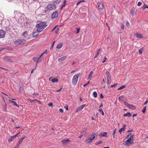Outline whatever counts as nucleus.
<instances>
[{
    "label": "nucleus",
    "mask_w": 148,
    "mask_h": 148,
    "mask_svg": "<svg viewBox=\"0 0 148 148\" xmlns=\"http://www.w3.org/2000/svg\"><path fill=\"white\" fill-rule=\"evenodd\" d=\"M134 135L132 133L128 134L127 136V139L124 141L123 144L126 147L133 144L134 143Z\"/></svg>",
    "instance_id": "obj_1"
},
{
    "label": "nucleus",
    "mask_w": 148,
    "mask_h": 148,
    "mask_svg": "<svg viewBox=\"0 0 148 148\" xmlns=\"http://www.w3.org/2000/svg\"><path fill=\"white\" fill-rule=\"evenodd\" d=\"M47 26L46 22H41L36 25V27L37 28V31L38 32H40L42 31L44 28Z\"/></svg>",
    "instance_id": "obj_2"
},
{
    "label": "nucleus",
    "mask_w": 148,
    "mask_h": 148,
    "mask_svg": "<svg viewBox=\"0 0 148 148\" xmlns=\"http://www.w3.org/2000/svg\"><path fill=\"white\" fill-rule=\"evenodd\" d=\"M96 135H97V134L94 133H92L90 135L91 136L85 140V143L87 144H89L91 143L92 140L95 138Z\"/></svg>",
    "instance_id": "obj_3"
},
{
    "label": "nucleus",
    "mask_w": 148,
    "mask_h": 148,
    "mask_svg": "<svg viewBox=\"0 0 148 148\" xmlns=\"http://www.w3.org/2000/svg\"><path fill=\"white\" fill-rule=\"evenodd\" d=\"M46 8L48 10L52 11L56 10V6L55 3H50L47 5Z\"/></svg>",
    "instance_id": "obj_4"
},
{
    "label": "nucleus",
    "mask_w": 148,
    "mask_h": 148,
    "mask_svg": "<svg viewBox=\"0 0 148 148\" xmlns=\"http://www.w3.org/2000/svg\"><path fill=\"white\" fill-rule=\"evenodd\" d=\"M80 75V73H78L75 75L73 76L72 81V83L73 85H74L76 84L78 80V77Z\"/></svg>",
    "instance_id": "obj_5"
},
{
    "label": "nucleus",
    "mask_w": 148,
    "mask_h": 148,
    "mask_svg": "<svg viewBox=\"0 0 148 148\" xmlns=\"http://www.w3.org/2000/svg\"><path fill=\"white\" fill-rule=\"evenodd\" d=\"M26 40L24 39H21L16 40L14 42V45H22L25 43Z\"/></svg>",
    "instance_id": "obj_6"
},
{
    "label": "nucleus",
    "mask_w": 148,
    "mask_h": 148,
    "mask_svg": "<svg viewBox=\"0 0 148 148\" xmlns=\"http://www.w3.org/2000/svg\"><path fill=\"white\" fill-rule=\"evenodd\" d=\"M6 32L0 29V38H4L5 36Z\"/></svg>",
    "instance_id": "obj_7"
},
{
    "label": "nucleus",
    "mask_w": 148,
    "mask_h": 148,
    "mask_svg": "<svg viewBox=\"0 0 148 148\" xmlns=\"http://www.w3.org/2000/svg\"><path fill=\"white\" fill-rule=\"evenodd\" d=\"M20 133V132H19L18 134H16L13 136H11L8 139V141L9 142H10L11 141H13L14 139H15V138H16L18 135L19 133Z\"/></svg>",
    "instance_id": "obj_8"
},
{
    "label": "nucleus",
    "mask_w": 148,
    "mask_h": 148,
    "mask_svg": "<svg viewBox=\"0 0 148 148\" xmlns=\"http://www.w3.org/2000/svg\"><path fill=\"white\" fill-rule=\"evenodd\" d=\"M58 16V11H55L52 14L51 18L53 19L57 18Z\"/></svg>",
    "instance_id": "obj_9"
},
{
    "label": "nucleus",
    "mask_w": 148,
    "mask_h": 148,
    "mask_svg": "<svg viewBox=\"0 0 148 148\" xmlns=\"http://www.w3.org/2000/svg\"><path fill=\"white\" fill-rule=\"evenodd\" d=\"M98 7L100 10H102L103 8V5L102 3L101 2H99L97 3Z\"/></svg>",
    "instance_id": "obj_10"
},
{
    "label": "nucleus",
    "mask_w": 148,
    "mask_h": 148,
    "mask_svg": "<svg viewBox=\"0 0 148 148\" xmlns=\"http://www.w3.org/2000/svg\"><path fill=\"white\" fill-rule=\"evenodd\" d=\"M134 36L137 38H143V36L141 34L138 33H136L134 34Z\"/></svg>",
    "instance_id": "obj_11"
},
{
    "label": "nucleus",
    "mask_w": 148,
    "mask_h": 148,
    "mask_svg": "<svg viewBox=\"0 0 148 148\" xmlns=\"http://www.w3.org/2000/svg\"><path fill=\"white\" fill-rule=\"evenodd\" d=\"M70 141L69 139H66L62 140L61 143L63 145H65Z\"/></svg>",
    "instance_id": "obj_12"
},
{
    "label": "nucleus",
    "mask_w": 148,
    "mask_h": 148,
    "mask_svg": "<svg viewBox=\"0 0 148 148\" xmlns=\"http://www.w3.org/2000/svg\"><path fill=\"white\" fill-rule=\"evenodd\" d=\"M93 73V72L92 71H90V73H89L88 75V77L87 79H89L90 80L92 78V74Z\"/></svg>",
    "instance_id": "obj_13"
},
{
    "label": "nucleus",
    "mask_w": 148,
    "mask_h": 148,
    "mask_svg": "<svg viewBox=\"0 0 148 148\" xmlns=\"http://www.w3.org/2000/svg\"><path fill=\"white\" fill-rule=\"evenodd\" d=\"M66 58L67 57L66 56H64L58 59V61L59 62L65 60L66 59Z\"/></svg>",
    "instance_id": "obj_14"
},
{
    "label": "nucleus",
    "mask_w": 148,
    "mask_h": 148,
    "mask_svg": "<svg viewBox=\"0 0 148 148\" xmlns=\"http://www.w3.org/2000/svg\"><path fill=\"white\" fill-rule=\"evenodd\" d=\"M62 46V43H60L58 44L57 47H56V49H61Z\"/></svg>",
    "instance_id": "obj_15"
},
{
    "label": "nucleus",
    "mask_w": 148,
    "mask_h": 148,
    "mask_svg": "<svg viewBox=\"0 0 148 148\" xmlns=\"http://www.w3.org/2000/svg\"><path fill=\"white\" fill-rule=\"evenodd\" d=\"M128 108L130 109L134 110L136 108V107L134 106L132 104H129Z\"/></svg>",
    "instance_id": "obj_16"
},
{
    "label": "nucleus",
    "mask_w": 148,
    "mask_h": 148,
    "mask_svg": "<svg viewBox=\"0 0 148 148\" xmlns=\"http://www.w3.org/2000/svg\"><path fill=\"white\" fill-rule=\"evenodd\" d=\"M107 132H103L99 134V136L100 137H101L102 136H105V137H107Z\"/></svg>",
    "instance_id": "obj_17"
},
{
    "label": "nucleus",
    "mask_w": 148,
    "mask_h": 148,
    "mask_svg": "<svg viewBox=\"0 0 148 148\" xmlns=\"http://www.w3.org/2000/svg\"><path fill=\"white\" fill-rule=\"evenodd\" d=\"M58 81V79L56 77L51 79V81L53 83L57 82Z\"/></svg>",
    "instance_id": "obj_18"
},
{
    "label": "nucleus",
    "mask_w": 148,
    "mask_h": 148,
    "mask_svg": "<svg viewBox=\"0 0 148 148\" xmlns=\"http://www.w3.org/2000/svg\"><path fill=\"white\" fill-rule=\"evenodd\" d=\"M9 101L13 104L14 106H16L18 107H19L17 105L16 102L15 101H12L10 100H9Z\"/></svg>",
    "instance_id": "obj_19"
},
{
    "label": "nucleus",
    "mask_w": 148,
    "mask_h": 148,
    "mask_svg": "<svg viewBox=\"0 0 148 148\" xmlns=\"http://www.w3.org/2000/svg\"><path fill=\"white\" fill-rule=\"evenodd\" d=\"M111 80V76L107 77V84H110Z\"/></svg>",
    "instance_id": "obj_20"
},
{
    "label": "nucleus",
    "mask_w": 148,
    "mask_h": 148,
    "mask_svg": "<svg viewBox=\"0 0 148 148\" xmlns=\"http://www.w3.org/2000/svg\"><path fill=\"white\" fill-rule=\"evenodd\" d=\"M25 136L24 137H23V138H20L19 140V141L18 142V145H20L21 143H22V141H23V140L25 139Z\"/></svg>",
    "instance_id": "obj_21"
},
{
    "label": "nucleus",
    "mask_w": 148,
    "mask_h": 148,
    "mask_svg": "<svg viewBox=\"0 0 148 148\" xmlns=\"http://www.w3.org/2000/svg\"><path fill=\"white\" fill-rule=\"evenodd\" d=\"M33 60L34 61H36L37 64L38 62L39 59V58L38 59V58L37 57H34L33 58Z\"/></svg>",
    "instance_id": "obj_22"
},
{
    "label": "nucleus",
    "mask_w": 148,
    "mask_h": 148,
    "mask_svg": "<svg viewBox=\"0 0 148 148\" xmlns=\"http://www.w3.org/2000/svg\"><path fill=\"white\" fill-rule=\"evenodd\" d=\"M125 125H124L123 127H122L119 130V132H121L122 131H124L125 130Z\"/></svg>",
    "instance_id": "obj_23"
},
{
    "label": "nucleus",
    "mask_w": 148,
    "mask_h": 148,
    "mask_svg": "<svg viewBox=\"0 0 148 148\" xmlns=\"http://www.w3.org/2000/svg\"><path fill=\"white\" fill-rule=\"evenodd\" d=\"M135 12V10L134 9H132L131 10L130 14H131L132 16H133L134 14V13Z\"/></svg>",
    "instance_id": "obj_24"
},
{
    "label": "nucleus",
    "mask_w": 148,
    "mask_h": 148,
    "mask_svg": "<svg viewBox=\"0 0 148 148\" xmlns=\"http://www.w3.org/2000/svg\"><path fill=\"white\" fill-rule=\"evenodd\" d=\"M38 33L37 32H35L33 34V36L34 37H36L38 35Z\"/></svg>",
    "instance_id": "obj_25"
},
{
    "label": "nucleus",
    "mask_w": 148,
    "mask_h": 148,
    "mask_svg": "<svg viewBox=\"0 0 148 148\" xmlns=\"http://www.w3.org/2000/svg\"><path fill=\"white\" fill-rule=\"evenodd\" d=\"M123 116H125L130 117L131 116V114L130 113L127 112V113H126V114H124L123 115Z\"/></svg>",
    "instance_id": "obj_26"
},
{
    "label": "nucleus",
    "mask_w": 148,
    "mask_h": 148,
    "mask_svg": "<svg viewBox=\"0 0 148 148\" xmlns=\"http://www.w3.org/2000/svg\"><path fill=\"white\" fill-rule=\"evenodd\" d=\"M124 96L123 95H122L120 97H119V100L121 101H122L123 100V99L124 98Z\"/></svg>",
    "instance_id": "obj_27"
},
{
    "label": "nucleus",
    "mask_w": 148,
    "mask_h": 148,
    "mask_svg": "<svg viewBox=\"0 0 148 148\" xmlns=\"http://www.w3.org/2000/svg\"><path fill=\"white\" fill-rule=\"evenodd\" d=\"M3 99H4V98L3 97ZM4 101L5 103V104H4V108H5V110H4V111L5 112L6 110V108H7V104L6 103L4 100Z\"/></svg>",
    "instance_id": "obj_28"
},
{
    "label": "nucleus",
    "mask_w": 148,
    "mask_h": 148,
    "mask_svg": "<svg viewBox=\"0 0 148 148\" xmlns=\"http://www.w3.org/2000/svg\"><path fill=\"white\" fill-rule=\"evenodd\" d=\"M126 87L125 86V85H122V86L119 87V88L118 89V90H121V89H123L125 88Z\"/></svg>",
    "instance_id": "obj_29"
},
{
    "label": "nucleus",
    "mask_w": 148,
    "mask_h": 148,
    "mask_svg": "<svg viewBox=\"0 0 148 148\" xmlns=\"http://www.w3.org/2000/svg\"><path fill=\"white\" fill-rule=\"evenodd\" d=\"M103 141H102V140H100V141H99L98 142H96V143H95V145H99V144H102L103 143Z\"/></svg>",
    "instance_id": "obj_30"
},
{
    "label": "nucleus",
    "mask_w": 148,
    "mask_h": 148,
    "mask_svg": "<svg viewBox=\"0 0 148 148\" xmlns=\"http://www.w3.org/2000/svg\"><path fill=\"white\" fill-rule=\"evenodd\" d=\"M86 130L87 129L85 128L83 129L81 132L82 134H84V133L86 132Z\"/></svg>",
    "instance_id": "obj_31"
},
{
    "label": "nucleus",
    "mask_w": 148,
    "mask_h": 148,
    "mask_svg": "<svg viewBox=\"0 0 148 148\" xmlns=\"http://www.w3.org/2000/svg\"><path fill=\"white\" fill-rule=\"evenodd\" d=\"M106 74L107 77H110V76H110V74L107 71H106Z\"/></svg>",
    "instance_id": "obj_32"
},
{
    "label": "nucleus",
    "mask_w": 148,
    "mask_h": 148,
    "mask_svg": "<svg viewBox=\"0 0 148 148\" xmlns=\"http://www.w3.org/2000/svg\"><path fill=\"white\" fill-rule=\"evenodd\" d=\"M99 112H101V114L102 115H104V112H103V110H102V108H100V109H99Z\"/></svg>",
    "instance_id": "obj_33"
},
{
    "label": "nucleus",
    "mask_w": 148,
    "mask_h": 148,
    "mask_svg": "<svg viewBox=\"0 0 148 148\" xmlns=\"http://www.w3.org/2000/svg\"><path fill=\"white\" fill-rule=\"evenodd\" d=\"M93 95L94 97L95 98L97 97V93L96 92H94L93 93Z\"/></svg>",
    "instance_id": "obj_34"
},
{
    "label": "nucleus",
    "mask_w": 148,
    "mask_h": 148,
    "mask_svg": "<svg viewBox=\"0 0 148 148\" xmlns=\"http://www.w3.org/2000/svg\"><path fill=\"white\" fill-rule=\"evenodd\" d=\"M82 110V109H81V108H80V107H79L77 108L75 112H79V111H80Z\"/></svg>",
    "instance_id": "obj_35"
},
{
    "label": "nucleus",
    "mask_w": 148,
    "mask_h": 148,
    "mask_svg": "<svg viewBox=\"0 0 148 148\" xmlns=\"http://www.w3.org/2000/svg\"><path fill=\"white\" fill-rule=\"evenodd\" d=\"M116 129H115L113 131V132L112 133V135H113V138H114L115 137V134L116 133Z\"/></svg>",
    "instance_id": "obj_36"
},
{
    "label": "nucleus",
    "mask_w": 148,
    "mask_h": 148,
    "mask_svg": "<svg viewBox=\"0 0 148 148\" xmlns=\"http://www.w3.org/2000/svg\"><path fill=\"white\" fill-rule=\"evenodd\" d=\"M65 1H66L64 0V3L62 5L61 7V8H60V10H61L62 9L63 7H64L65 6Z\"/></svg>",
    "instance_id": "obj_37"
},
{
    "label": "nucleus",
    "mask_w": 148,
    "mask_h": 148,
    "mask_svg": "<svg viewBox=\"0 0 148 148\" xmlns=\"http://www.w3.org/2000/svg\"><path fill=\"white\" fill-rule=\"evenodd\" d=\"M101 50L100 49H99L96 52V54L98 56L100 52L101 51Z\"/></svg>",
    "instance_id": "obj_38"
},
{
    "label": "nucleus",
    "mask_w": 148,
    "mask_h": 148,
    "mask_svg": "<svg viewBox=\"0 0 148 148\" xmlns=\"http://www.w3.org/2000/svg\"><path fill=\"white\" fill-rule=\"evenodd\" d=\"M146 8H148V6H147V5L145 4V5L143 6L142 9L143 10H144Z\"/></svg>",
    "instance_id": "obj_39"
},
{
    "label": "nucleus",
    "mask_w": 148,
    "mask_h": 148,
    "mask_svg": "<svg viewBox=\"0 0 148 148\" xmlns=\"http://www.w3.org/2000/svg\"><path fill=\"white\" fill-rule=\"evenodd\" d=\"M124 104L128 108V106L129 105V104L127 102H125V101H124L123 102Z\"/></svg>",
    "instance_id": "obj_40"
},
{
    "label": "nucleus",
    "mask_w": 148,
    "mask_h": 148,
    "mask_svg": "<svg viewBox=\"0 0 148 148\" xmlns=\"http://www.w3.org/2000/svg\"><path fill=\"white\" fill-rule=\"evenodd\" d=\"M143 48L139 50V53L140 54H141L142 53V51H143Z\"/></svg>",
    "instance_id": "obj_41"
},
{
    "label": "nucleus",
    "mask_w": 148,
    "mask_h": 148,
    "mask_svg": "<svg viewBox=\"0 0 148 148\" xmlns=\"http://www.w3.org/2000/svg\"><path fill=\"white\" fill-rule=\"evenodd\" d=\"M28 34V32L27 31L25 32H23L22 34L23 36H24L25 35H27Z\"/></svg>",
    "instance_id": "obj_42"
},
{
    "label": "nucleus",
    "mask_w": 148,
    "mask_h": 148,
    "mask_svg": "<svg viewBox=\"0 0 148 148\" xmlns=\"http://www.w3.org/2000/svg\"><path fill=\"white\" fill-rule=\"evenodd\" d=\"M86 104H84L82 105L80 107L82 109L85 106H86Z\"/></svg>",
    "instance_id": "obj_43"
},
{
    "label": "nucleus",
    "mask_w": 148,
    "mask_h": 148,
    "mask_svg": "<svg viewBox=\"0 0 148 148\" xmlns=\"http://www.w3.org/2000/svg\"><path fill=\"white\" fill-rule=\"evenodd\" d=\"M59 30H60V29L59 28H57V29H56V30L55 31V33L56 34H58V32Z\"/></svg>",
    "instance_id": "obj_44"
},
{
    "label": "nucleus",
    "mask_w": 148,
    "mask_h": 148,
    "mask_svg": "<svg viewBox=\"0 0 148 148\" xmlns=\"http://www.w3.org/2000/svg\"><path fill=\"white\" fill-rule=\"evenodd\" d=\"M117 83H115L114 84H113V85H112L111 86H110V87L111 88H113V87H115V86H116L117 85Z\"/></svg>",
    "instance_id": "obj_45"
},
{
    "label": "nucleus",
    "mask_w": 148,
    "mask_h": 148,
    "mask_svg": "<svg viewBox=\"0 0 148 148\" xmlns=\"http://www.w3.org/2000/svg\"><path fill=\"white\" fill-rule=\"evenodd\" d=\"M148 103V98H147V99L145 101L143 105L146 104Z\"/></svg>",
    "instance_id": "obj_46"
},
{
    "label": "nucleus",
    "mask_w": 148,
    "mask_h": 148,
    "mask_svg": "<svg viewBox=\"0 0 148 148\" xmlns=\"http://www.w3.org/2000/svg\"><path fill=\"white\" fill-rule=\"evenodd\" d=\"M146 106H145V107L144 108V109H143L142 110V112L144 113L145 112V111H146Z\"/></svg>",
    "instance_id": "obj_47"
},
{
    "label": "nucleus",
    "mask_w": 148,
    "mask_h": 148,
    "mask_svg": "<svg viewBox=\"0 0 148 148\" xmlns=\"http://www.w3.org/2000/svg\"><path fill=\"white\" fill-rule=\"evenodd\" d=\"M55 41H54V42H53V43H52V45H51V49H52V48H53V46H54V43H55Z\"/></svg>",
    "instance_id": "obj_48"
},
{
    "label": "nucleus",
    "mask_w": 148,
    "mask_h": 148,
    "mask_svg": "<svg viewBox=\"0 0 148 148\" xmlns=\"http://www.w3.org/2000/svg\"><path fill=\"white\" fill-rule=\"evenodd\" d=\"M142 4V3L141 2L139 1L138 2L137 5L138 6H140Z\"/></svg>",
    "instance_id": "obj_49"
},
{
    "label": "nucleus",
    "mask_w": 148,
    "mask_h": 148,
    "mask_svg": "<svg viewBox=\"0 0 148 148\" xmlns=\"http://www.w3.org/2000/svg\"><path fill=\"white\" fill-rule=\"evenodd\" d=\"M106 60H107V58L106 57H105L103 59V61H102V62L104 63V62H105L106 61Z\"/></svg>",
    "instance_id": "obj_50"
},
{
    "label": "nucleus",
    "mask_w": 148,
    "mask_h": 148,
    "mask_svg": "<svg viewBox=\"0 0 148 148\" xmlns=\"http://www.w3.org/2000/svg\"><path fill=\"white\" fill-rule=\"evenodd\" d=\"M49 106H52L53 105V103L52 102H50L48 105Z\"/></svg>",
    "instance_id": "obj_51"
},
{
    "label": "nucleus",
    "mask_w": 148,
    "mask_h": 148,
    "mask_svg": "<svg viewBox=\"0 0 148 148\" xmlns=\"http://www.w3.org/2000/svg\"><path fill=\"white\" fill-rule=\"evenodd\" d=\"M1 93H3V94H4L5 95H6L7 96V97H6V98H9L10 99H11L10 97H9V96H8L7 94L3 93V92H2Z\"/></svg>",
    "instance_id": "obj_52"
},
{
    "label": "nucleus",
    "mask_w": 148,
    "mask_h": 148,
    "mask_svg": "<svg viewBox=\"0 0 148 148\" xmlns=\"http://www.w3.org/2000/svg\"><path fill=\"white\" fill-rule=\"evenodd\" d=\"M65 108V109H66V110H69V109H68V106L67 105H66V107H64Z\"/></svg>",
    "instance_id": "obj_53"
},
{
    "label": "nucleus",
    "mask_w": 148,
    "mask_h": 148,
    "mask_svg": "<svg viewBox=\"0 0 148 148\" xmlns=\"http://www.w3.org/2000/svg\"><path fill=\"white\" fill-rule=\"evenodd\" d=\"M103 97H103V95L101 93L100 97L101 99H102V98H103Z\"/></svg>",
    "instance_id": "obj_54"
},
{
    "label": "nucleus",
    "mask_w": 148,
    "mask_h": 148,
    "mask_svg": "<svg viewBox=\"0 0 148 148\" xmlns=\"http://www.w3.org/2000/svg\"><path fill=\"white\" fill-rule=\"evenodd\" d=\"M59 110L60 112L62 113L63 112V110L61 108Z\"/></svg>",
    "instance_id": "obj_55"
},
{
    "label": "nucleus",
    "mask_w": 148,
    "mask_h": 148,
    "mask_svg": "<svg viewBox=\"0 0 148 148\" xmlns=\"http://www.w3.org/2000/svg\"><path fill=\"white\" fill-rule=\"evenodd\" d=\"M79 29H80L79 28L77 29V32H76V33L77 34H78V33L79 32Z\"/></svg>",
    "instance_id": "obj_56"
},
{
    "label": "nucleus",
    "mask_w": 148,
    "mask_h": 148,
    "mask_svg": "<svg viewBox=\"0 0 148 148\" xmlns=\"http://www.w3.org/2000/svg\"><path fill=\"white\" fill-rule=\"evenodd\" d=\"M62 89V87L60 89L56 90V91L58 92H59Z\"/></svg>",
    "instance_id": "obj_57"
},
{
    "label": "nucleus",
    "mask_w": 148,
    "mask_h": 148,
    "mask_svg": "<svg viewBox=\"0 0 148 148\" xmlns=\"http://www.w3.org/2000/svg\"><path fill=\"white\" fill-rule=\"evenodd\" d=\"M121 28L122 29H124V25H122L121 26Z\"/></svg>",
    "instance_id": "obj_58"
},
{
    "label": "nucleus",
    "mask_w": 148,
    "mask_h": 148,
    "mask_svg": "<svg viewBox=\"0 0 148 148\" xmlns=\"http://www.w3.org/2000/svg\"><path fill=\"white\" fill-rule=\"evenodd\" d=\"M56 26H56L53 28L52 30V32H53L54 30L56 28Z\"/></svg>",
    "instance_id": "obj_59"
},
{
    "label": "nucleus",
    "mask_w": 148,
    "mask_h": 148,
    "mask_svg": "<svg viewBox=\"0 0 148 148\" xmlns=\"http://www.w3.org/2000/svg\"><path fill=\"white\" fill-rule=\"evenodd\" d=\"M130 25L129 23L127 21L126 23V25L127 26H129Z\"/></svg>",
    "instance_id": "obj_60"
},
{
    "label": "nucleus",
    "mask_w": 148,
    "mask_h": 148,
    "mask_svg": "<svg viewBox=\"0 0 148 148\" xmlns=\"http://www.w3.org/2000/svg\"><path fill=\"white\" fill-rule=\"evenodd\" d=\"M79 1V2L77 3V5H78L80 3V2H82V1Z\"/></svg>",
    "instance_id": "obj_61"
},
{
    "label": "nucleus",
    "mask_w": 148,
    "mask_h": 148,
    "mask_svg": "<svg viewBox=\"0 0 148 148\" xmlns=\"http://www.w3.org/2000/svg\"><path fill=\"white\" fill-rule=\"evenodd\" d=\"M44 54V53H42V54L40 55L39 58V59H40V58L42 57V56Z\"/></svg>",
    "instance_id": "obj_62"
},
{
    "label": "nucleus",
    "mask_w": 148,
    "mask_h": 148,
    "mask_svg": "<svg viewBox=\"0 0 148 148\" xmlns=\"http://www.w3.org/2000/svg\"><path fill=\"white\" fill-rule=\"evenodd\" d=\"M83 136V134H82L80 135L79 137V138H82V137Z\"/></svg>",
    "instance_id": "obj_63"
},
{
    "label": "nucleus",
    "mask_w": 148,
    "mask_h": 148,
    "mask_svg": "<svg viewBox=\"0 0 148 148\" xmlns=\"http://www.w3.org/2000/svg\"><path fill=\"white\" fill-rule=\"evenodd\" d=\"M47 52H48V51L47 50H46L43 53H47Z\"/></svg>",
    "instance_id": "obj_64"
}]
</instances>
